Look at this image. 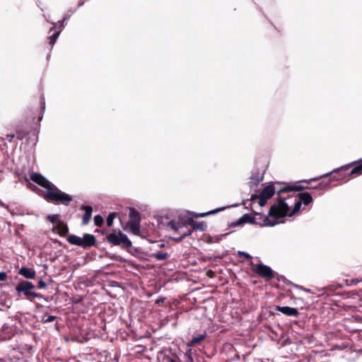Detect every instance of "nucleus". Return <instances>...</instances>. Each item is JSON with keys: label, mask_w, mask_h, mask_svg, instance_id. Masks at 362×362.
<instances>
[{"label": "nucleus", "mask_w": 362, "mask_h": 362, "mask_svg": "<svg viewBox=\"0 0 362 362\" xmlns=\"http://www.w3.org/2000/svg\"><path fill=\"white\" fill-rule=\"evenodd\" d=\"M189 228V226H187V228H182V229H180L178 231H175V232L180 234V235H181L182 233H186L187 229Z\"/></svg>", "instance_id": "nucleus-38"}, {"label": "nucleus", "mask_w": 362, "mask_h": 362, "mask_svg": "<svg viewBox=\"0 0 362 362\" xmlns=\"http://www.w3.org/2000/svg\"><path fill=\"white\" fill-rule=\"evenodd\" d=\"M81 209L85 211L82 218V224L85 226L88 223L91 218L93 208L90 206H82Z\"/></svg>", "instance_id": "nucleus-17"}, {"label": "nucleus", "mask_w": 362, "mask_h": 362, "mask_svg": "<svg viewBox=\"0 0 362 362\" xmlns=\"http://www.w3.org/2000/svg\"><path fill=\"white\" fill-rule=\"evenodd\" d=\"M129 220L128 223H140L141 216L139 212L134 208H131L129 214Z\"/></svg>", "instance_id": "nucleus-19"}, {"label": "nucleus", "mask_w": 362, "mask_h": 362, "mask_svg": "<svg viewBox=\"0 0 362 362\" xmlns=\"http://www.w3.org/2000/svg\"><path fill=\"white\" fill-rule=\"evenodd\" d=\"M164 300L163 298L157 299L156 303L159 304L160 303H163Z\"/></svg>", "instance_id": "nucleus-43"}, {"label": "nucleus", "mask_w": 362, "mask_h": 362, "mask_svg": "<svg viewBox=\"0 0 362 362\" xmlns=\"http://www.w3.org/2000/svg\"><path fill=\"white\" fill-rule=\"evenodd\" d=\"M225 209V207H223V208H219V209H214V210H211L210 211H208V212H206V213H203V214H193V217H195V218H197V217H204V216H208V215H210V214H214L217 212H219L222 210H224Z\"/></svg>", "instance_id": "nucleus-26"}, {"label": "nucleus", "mask_w": 362, "mask_h": 362, "mask_svg": "<svg viewBox=\"0 0 362 362\" xmlns=\"http://www.w3.org/2000/svg\"><path fill=\"white\" fill-rule=\"evenodd\" d=\"M131 231L134 235H139L140 231V223H127Z\"/></svg>", "instance_id": "nucleus-25"}, {"label": "nucleus", "mask_w": 362, "mask_h": 362, "mask_svg": "<svg viewBox=\"0 0 362 362\" xmlns=\"http://www.w3.org/2000/svg\"><path fill=\"white\" fill-rule=\"evenodd\" d=\"M18 274L28 279H34L36 276L35 270L25 267H23L19 269Z\"/></svg>", "instance_id": "nucleus-16"}, {"label": "nucleus", "mask_w": 362, "mask_h": 362, "mask_svg": "<svg viewBox=\"0 0 362 362\" xmlns=\"http://www.w3.org/2000/svg\"><path fill=\"white\" fill-rule=\"evenodd\" d=\"M105 240L111 245L119 246L127 250H129L132 246V243L127 235L119 230H113L112 233L105 236Z\"/></svg>", "instance_id": "nucleus-6"}, {"label": "nucleus", "mask_w": 362, "mask_h": 362, "mask_svg": "<svg viewBox=\"0 0 362 362\" xmlns=\"http://www.w3.org/2000/svg\"><path fill=\"white\" fill-rule=\"evenodd\" d=\"M351 164L343 165L340 168L334 169L328 174L323 175L318 177L312 178L309 180H302L300 181V182L309 184L312 181H317L321 178L326 179L328 177V180L326 181L330 182L332 185H334V186H336V184L332 183L334 181H341L345 182L350 180V177L352 176V175L349 174V168H351Z\"/></svg>", "instance_id": "nucleus-3"}, {"label": "nucleus", "mask_w": 362, "mask_h": 362, "mask_svg": "<svg viewBox=\"0 0 362 362\" xmlns=\"http://www.w3.org/2000/svg\"><path fill=\"white\" fill-rule=\"evenodd\" d=\"M29 134V132L25 129H18L16 130V136L18 140H23Z\"/></svg>", "instance_id": "nucleus-27"}, {"label": "nucleus", "mask_w": 362, "mask_h": 362, "mask_svg": "<svg viewBox=\"0 0 362 362\" xmlns=\"http://www.w3.org/2000/svg\"><path fill=\"white\" fill-rule=\"evenodd\" d=\"M68 18H64L62 21H59V28L61 31L64 27V22L67 20Z\"/></svg>", "instance_id": "nucleus-35"}, {"label": "nucleus", "mask_w": 362, "mask_h": 362, "mask_svg": "<svg viewBox=\"0 0 362 362\" xmlns=\"http://www.w3.org/2000/svg\"><path fill=\"white\" fill-rule=\"evenodd\" d=\"M95 231L96 233H101L102 235H108V234L107 233V230H104V229H103V230L96 229Z\"/></svg>", "instance_id": "nucleus-39"}, {"label": "nucleus", "mask_w": 362, "mask_h": 362, "mask_svg": "<svg viewBox=\"0 0 362 362\" xmlns=\"http://www.w3.org/2000/svg\"><path fill=\"white\" fill-rule=\"evenodd\" d=\"M151 257L156 259L157 260L161 261L168 259V257H170V255L168 252L159 251L157 252L152 253Z\"/></svg>", "instance_id": "nucleus-23"}, {"label": "nucleus", "mask_w": 362, "mask_h": 362, "mask_svg": "<svg viewBox=\"0 0 362 362\" xmlns=\"http://www.w3.org/2000/svg\"><path fill=\"white\" fill-rule=\"evenodd\" d=\"M8 279L7 274L5 272H0V281H5Z\"/></svg>", "instance_id": "nucleus-33"}, {"label": "nucleus", "mask_w": 362, "mask_h": 362, "mask_svg": "<svg viewBox=\"0 0 362 362\" xmlns=\"http://www.w3.org/2000/svg\"><path fill=\"white\" fill-rule=\"evenodd\" d=\"M188 358H189V359H190L191 361H192V357H191V356H190V355H188Z\"/></svg>", "instance_id": "nucleus-45"}, {"label": "nucleus", "mask_w": 362, "mask_h": 362, "mask_svg": "<svg viewBox=\"0 0 362 362\" xmlns=\"http://www.w3.org/2000/svg\"><path fill=\"white\" fill-rule=\"evenodd\" d=\"M305 188H308V187H303L297 184L290 185L279 182H271L263 188L259 194L252 195L250 200L255 202L258 199L259 206H263L276 193L277 195V203L271 206L269 215L275 219H279L286 216L288 210L289 202H286V197H284L282 194L291 192L303 191Z\"/></svg>", "instance_id": "nucleus-1"}, {"label": "nucleus", "mask_w": 362, "mask_h": 362, "mask_svg": "<svg viewBox=\"0 0 362 362\" xmlns=\"http://www.w3.org/2000/svg\"><path fill=\"white\" fill-rule=\"evenodd\" d=\"M352 169L349 170V174L352 176L362 175V159L351 163Z\"/></svg>", "instance_id": "nucleus-15"}, {"label": "nucleus", "mask_w": 362, "mask_h": 362, "mask_svg": "<svg viewBox=\"0 0 362 362\" xmlns=\"http://www.w3.org/2000/svg\"><path fill=\"white\" fill-rule=\"evenodd\" d=\"M52 24H53V27H52L50 28V31L54 30L55 29V28H56V25H57L56 23H53Z\"/></svg>", "instance_id": "nucleus-44"}, {"label": "nucleus", "mask_w": 362, "mask_h": 362, "mask_svg": "<svg viewBox=\"0 0 362 362\" xmlns=\"http://www.w3.org/2000/svg\"><path fill=\"white\" fill-rule=\"evenodd\" d=\"M206 275L210 278H213L214 276V272L209 269L206 272Z\"/></svg>", "instance_id": "nucleus-40"}, {"label": "nucleus", "mask_w": 362, "mask_h": 362, "mask_svg": "<svg viewBox=\"0 0 362 362\" xmlns=\"http://www.w3.org/2000/svg\"><path fill=\"white\" fill-rule=\"evenodd\" d=\"M238 255L240 256H243L247 259H252V256L250 255H249L248 253L245 252H239Z\"/></svg>", "instance_id": "nucleus-34"}, {"label": "nucleus", "mask_w": 362, "mask_h": 362, "mask_svg": "<svg viewBox=\"0 0 362 362\" xmlns=\"http://www.w3.org/2000/svg\"><path fill=\"white\" fill-rule=\"evenodd\" d=\"M206 337V333L199 334L197 337H192V339L189 341V346H194L197 344H200Z\"/></svg>", "instance_id": "nucleus-21"}, {"label": "nucleus", "mask_w": 362, "mask_h": 362, "mask_svg": "<svg viewBox=\"0 0 362 362\" xmlns=\"http://www.w3.org/2000/svg\"><path fill=\"white\" fill-rule=\"evenodd\" d=\"M37 307H42V305L37 304Z\"/></svg>", "instance_id": "nucleus-47"}, {"label": "nucleus", "mask_w": 362, "mask_h": 362, "mask_svg": "<svg viewBox=\"0 0 362 362\" xmlns=\"http://www.w3.org/2000/svg\"><path fill=\"white\" fill-rule=\"evenodd\" d=\"M42 110H45V103H43V106H42Z\"/></svg>", "instance_id": "nucleus-46"}, {"label": "nucleus", "mask_w": 362, "mask_h": 362, "mask_svg": "<svg viewBox=\"0 0 362 362\" xmlns=\"http://www.w3.org/2000/svg\"><path fill=\"white\" fill-rule=\"evenodd\" d=\"M263 180V176L260 175L259 173H253L250 177V183L254 186H257Z\"/></svg>", "instance_id": "nucleus-22"}, {"label": "nucleus", "mask_w": 362, "mask_h": 362, "mask_svg": "<svg viewBox=\"0 0 362 362\" xmlns=\"http://www.w3.org/2000/svg\"><path fill=\"white\" fill-rule=\"evenodd\" d=\"M43 197L47 202L61 204L65 206H69L73 200V197L71 195L61 191L54 185H52L49 191H47V193H45Z\"/></svg>", "instance_id": "nucleus-5"}, {"label": "nucleus", "mask_w": 362, "mask_h": 362, "mask_svg": "<svg viewBox=\"0 0 362 362\" xmlns=\"http://www.w3.org/2000/svg\"><path fill=\"white\" fill-rule=\"evenodd\" d=\"M16 136L14 134H8L6 135V139L9 141L12 142L13 138Z\"/></svg>", "instance_id": "nucleus-37"}, {"label": "nucleus", "mask_w": 362, "mask_h": 362, "mask_svg": "<svg viewBox=\"0 0 362 362\" xmlns=\"http://www.w3.org/2000/svg\"><path fill=\"white\" fill-rule=\"evenodd\" d=\"M117 216V214L116 212H112L110 213L107 218V226L108 227H111L113 224V221L114 219L116 218V216Z\"/></svg>", "instance_id": "nucleus-30"}, {"label": "nucleus", "mask_w": 362, "mask_h": 362, "mask_svg": "<svg viewBox=\"0 0 362 362\" xmlns=\"http://www.w3.org/2000/svg\"><path fill=\"white\" fill-rule=\"evenodd\" d=\"M46 286H47V284L44 281H42V280L39 281V282L37 284L38 288H40V289L45 288Z\"/></svg>", "instance_id": "nucleus-36"}, {"label": "nucleus", "mask_w": 362, "mask_h": 362, "mask_svg": "<svg viewBox=\"0 0 362 362\" xmlns=\"http://www.w3.org/2000/svg\"><path fill=\"white\" fill-rule=\"evenodd\" d=\"M252 271L259 276L267 280H271L274 278V271L269 267L263 264H255L251 262Z\"/></svg>", "instance_id": "nucleus-8"}, {"label": "nucleus", "mask_w": 362, "mask_h": 362, "mask_svg": "<svg viewBox=\"0 0 362 362\" xmlns=\"http://www.w3.org/2000/svg\"><path fill=\"white\" fill-rule=\"evenodd\" d=\"M67 241L74 245H77L81 247V238L75 235H71L68 237Z\"/></svg>", "instance_id": "nucleus-24"}, {"label": "nucleus", "mask_w": 362, "mask_h": 362, "mask_svg": "<svg viewBox=\"0 0 362 362\" xmlns=\"http://www.w3.org/2000/svg\"><path fill=\"white\" fill-rule=\"evenodd\" d=\"M94 223L96 226L101 227L104 223V219L102 216L96 215L94 217Z\"/></svg>", "instance_id": "nucleus-31"}, {"label": "nucleus", "mask_w": 362, "mask_h": 362, "mask_svg": "<svg viewBox=\"0 0 362 362\" xmlns=\"http://www.w3.org/2000/svg\"><path fill=\"white\" fill-rule=\"evenodd\" d=\"M206 242L207 243H209V244L213 243V242H214V241H213V238H212V237H211V236H208V237L206 238Z\"/></svg>", "instance_id": "nucleus-41"}, {"label": "nucleus", "mask_w": 362, "mask_h": 362, "mask_svg": "<svg viewBox=\"0 0 362 362\" xmlns=\"http://www.w3.org/2000/svg\"><path fill=\"white\" fill-rule=\"evenodd\" d=\"M274 310L281 312L286 316L298 317L299 315V312L296 308L288 306L275 305Z\"/></svg>", "instance_id": "nucleus-12"}, {"label": "nucleus", "mask_w": 362, "mask_h": 362, "mask_svg": "<svg viewBox=\"0 0 362 362\" xmlns=\"http://www.w3.org/2000/svg\"><path fill=\"white\" fill-rule=\"evenodd\" d=\"M30 179L35 183L45 188L46 189V193H47V191H49V189H51L52 187V185H54V184H52L40 173L34 172L31 173L30 174Z\"/></svg>", "instance_id": "nucleus-9"}, {"label": "nucleus", "mask_w": 362, "mask_h": 362, "mask_svg": "<svg viewBox=\"0 0 362 362\" xmlns=\"http://www.w3.org/2000/svg\"><path fill=\"white\" fill-rule=\"evenodd\" d=\"M269 216H270L269 214L267 216L261 213L255 212L254 216L255 218V224H258L259 226H274L276 222L271 221Z\"/></svg>", "instance_id": "nucleus-10"}, {"label": "nucleus", "mask_w": 362, "mask_h": 362, "mask_svg": "<svg viewBox=\"0 0 362 362\" xmlns=\"http://www.w3.org/2000/svg\"><path fill=\"white\" fill-rule=\"evenodd\" d=\"M47 219L52 223H55L57 224V223H58V221H61V220L59 219V214H52V215H49L47 216Z\"/></svg>", "instance_id": "nucleus-32"}, {"label": "nucleus", "mask_w": 362, "mask_h": 362, "mask_svg": "<svg viewBox=\"0 0 362 362\" xmlns=\"http://www.w3.org/2000/svg\"><path fill=\"white\" fill-rule=\"evenodd\" d=\"M286 200H288V216H292L299 211L302 203L305 205H308L313 202L312 196L308 192H301L296 196L287 195Z\"/></svg>", "instance_id": "nucleus-4"}, {"label": "nucleus", "mask_w": 362, "mask_h": 362, "mask_svg": "<svg viewBox=\"0 0 362 362\" xmlns=\"http://www.w3.org/2000/svg\"><path fill=\"white\" fill-rule=\"evenodd\" d=\"M35 286L30 281L22 280L16 286V291L18 296L23 293L25 298L32 301L33 298H42L43 296L34 291Z\"/></svg>", "instance_id": "nucleus-7"}, {"label": "nucleus", "mask_w": 362, "mask_h": 362, "mask_svg": "<svg viewBox=\"0 0 362 362\" xmlns=\"http://www.w3.org/2000/svg\"><path fill=\"white\" fill-rule=\"evenodd\" d=\"M59 34H60V30L54 32L52 35H50V36H49L47 37V39L49 41V43L51 45V47H52L54 45V44L55 43V42H56L57 39L58 38Z\"/></svg>", "instance_id": "nucleus-29"}, {"label": "nucleus", "mask_w": 362, "mask_h": 362, "mask_svg": "<svg viewBox=\"0 0 362 362\" xmlns=\"http://www.w3.org/2000/svg\"><path fill=\"white\" fill-rule=\"evenodd\" d=\"M96 243L95 236L92 234L86 233L81 238V247L83 248L90 247L94 246Z\"/></svg>", "instance_id": "nucleus-13"}, {"label": "nucleus", "mask_w": 362, "mask_h": 362, "mask_svg": "<svg viewBox=\"0 0 362 362\" xmlns=\"http://www.w3.org/2000/svg\"><path fill=\"white\" fill-rule=\"evenodd\" d=\"M56 317L54 315H49L47 313H45L41 318V322L42 323H48L52 322L56 320Z\"/></svg>", "instance_id": "nucleus-28"}, {"label": "nucleus", "mask_w": 362, "mask_h": 362, "mask_svg": "<svg viewBox=\"0 0 362 362\" xmlns=\"http://www.w3.org/2000/svg\"><path fill=\"white\" fill-rule=\"evenodd\" d=\"M300 185V184H299ZM334 185H332L330 182H327L326 180H322L321 182H320L317 186L312 185L310 187L307 186L308 188H305V189H320L323 192L326 191L330 187H334ZM302 186V185H301ZM303 187H305L303 185Z\"/></svg>", "instance_id": "nucleus-18"}, {"label": "nucleus", "mask_w": 362, "mask_h": 362, "mask_svg": "<svg viewBox=\"0 0 362 362\" xmlns=\"http://www.w3.org/2000/svg\"><path fill=\"white\" fill-rule=\"evenodd\" d=\"M52 230L57 233L61 236L65 237L69 233V228L66 223L61 221H58V223L54 226Z\"/></svg>", "instance_id": "nucleus-14"}, {"label": "nucleus", "mask_w": 362, "mask_h": 362, "mask_svg": "<svg viewBox=\"0 0 362 362\" xmlns=\"http://www.w3.org/2000/svg\"><path fill=\"white\" fill-rule=\"evenodd\" d=\"M168 226L172 228L175 231H178L180 229L182 228H187L189 226V228L187 229L186 233H182L177 238H175V240L177 241H181L185 237L190 235L193 230H204L206 226L204 222H197L194 221L193 217H187L186 218H182L180 222H175L171 221L168 223Z\"/></svg>", "instance_id": "nucleus-2"}, {"label": "nucleus", "mask_w": 362, "mask_h": 362, "mask_svg": "<svg viewBox=\"0 0 362 362\" xmlns=\"http://www.w3.org/2000/svg\"><path fill=\"white\" fill-rule=\"evenodd\" d=\"M255 218L254 216H252L249 214H245L236 222V225H240L246 223L255 224Z\"/></svg>", "instance_id": "nucleus-20"}, {"label": "nucleus", "mask_w": 362, "mask_h": 362, "mask_svg": "<svg viewBox=\"0 0 362 362\" xmlns=\"http://www.w3.org/2000/svg\"><path fill=\"white\" fill-rule=\"evenodd\" d=\"M359 281L360 280H358V279H351V284L354 285H356Z\"/></svg>", "instance_id": "nucleus-42"}, {"label": "nucleus", "mask_w": 362, "mask_h": 362, "mask_svg": "<svg viewBox=\"0 0 362 362\" xmlns=\"http://www.w3.org/2000/svg\"><path fill=\"white\" fill-rule=\"evenodd\" d=\"M14 335V329L12 326L5 323L0 331V337L2 340H9Z\"/></svg>", "instance_id": "nucleus-11"}]
</instances>
